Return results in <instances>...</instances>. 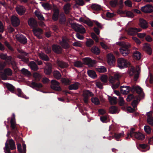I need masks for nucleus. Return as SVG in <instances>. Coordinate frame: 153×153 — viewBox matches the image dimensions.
Here are the masks:
<instances>
[{"mask_svg": "<svg viewBox=\"0 0 153 153\" xmlns=\"http://www.w3.org/2000/svg\"><path fill=\"white\" fill-rule=\"evenodd\" d=\"M119 50L120 53L124 56H127L130 53V51L129 49L120 48Z\"/></svg>", "mask_w": 153, "mask_h": 153, "instance_id": "a878e982", "label": "nucleus"}, {"mask_svg": "<svg viewBox=\"0 0 153 153\" xmlns=\"http://www.w3.org/2000/svg\"><path fill=\"white\" fill-rule=\"evenodd\" d=\"M91 51L95 54L98 55L100 53V51L99 48L96 46H94L91 49Z\"/></svg>", "mask_w": 153, "mask_h": 153, "instance_id": "e433bc0d", "label": "nucleus"}, {"mask_svg": "<svg viewBox=\"0 0 153 153\" xmlns=\"http://www.w3.org/2000/svg\"><path fill=\"white\" fill-rule=\"evenodd\" d=\"M52 65L50 63H48L44 68V72L47 75H50L52 72Z\"/></svg>", "mask_w": 153, "mask_h": 153, "instance_id": "4468645a", "label": "nucleus"}, {"mask_svg": "<svg viewBox=\"0 0 153 153\" xmlns=\"http://www.w3.org/2000/svg\"><path fill=\"white\" fill-rule=\"evenodd\" d=\"M31 87L33 88L36 87L38 88H42L43 87L42 85L40 83H36L33 81L31 83Z\"/></svg>", "mask_w": 153, "mask_h": 153, "instance_id": "58836bf2", "label": "nucleus"}, {"mask_svg": "<svg viewBox=\"0 0 153 153\" xmlns=\"http://www.w3.org/2000/svg\"><path fill=\"white\" fill-rule=\"evenodd\" d=\"M108 77L106 75H103L101 77V81L104 83H106L108 80Z\"/></svg>", "mask_w": 153, "mask_h": 153, "instance_id": "e2e57ef3", "label": "nucleus"}, {"mask_svg": "<svg viewBox=\"0 0 153 153\" xmlns=\"http://www.w3.org/2000/svg\"><path fill=\"white\" fill-rule=\"evenodd\" d=\"M53 13L52 16V19L54 21H57L60 16L59 10L57 8H54L53 9Z\"/></svg>", "mask_w": 153, "mask_h": 153, "instance_id": "ddd939ff", "label": "nucleus"}, {"mask_svg": "<svg viewBox=\"0 0 153 153\" xmlns=\"http://www.w3.org/2000/svg\"><path fill=\"white\" fill-rule=\"evenodd\" d=\"M91 36L92 38L96 42H98L99 39L95 33H91Z\"/></svg>", "mask_w": 153, "mask_h": 153, "instance_id": "69168bd1", "label": "nucleus"}, {"mask_svg": "<svg viewBox=\"0 0 153 153\" xmlns=\"http://www.w3.org/2000/svg\"><path fill=\"white\" fill-rule=\"evenodd\" d=\"M134 129L131 128L130 130V135L131 137H134L136 139L142 140L145 138L144 134L140 132H134Z\"/></svg>", "mask_w": 153, "mask_h": 153, "instance_id": "20e7f679", "label": "nucleus"}, {"mask_svg": "<svg viewBox=\"0 0 153 153\" xmlns=\"http://www.w3.org/2000/svg\"><path fill=\"white\" fill-rule=\"evenodd\" d=\"M92 102L96 105L100 104V101L99 99L96 97H92L91 98Z\"/></svg>", "mask_w": 153, "mask_h": 153, "instance_id": "37998d69", "label": "nucleus"}, {"mask_svg": "<svg viewBox=\"0 0 153 153\" xmlns=\"http://www.w3.org/2000/svg\"><path fill=\"white\" fill-rule=\"evenodd\" d=\"M140 10L145 13H151L153 12V6L150 4H147L142 7Z\"/></svg>", "mask_w": 153, "mask_h": 153, "instance_id": "1a4fd4ad", "label": "nucleus"}, {"mask_svg": "<svg viewBox=\"0 0 153 153\" xmlns=\"http://www.w3.org/2000/svg\"><path fill=\"white\" fill-rule=\"evenodd\" d=\"M143 49L149 55L151 54L152 53V50L151 48L150 45L147 43H144L143 45Z\"/></svg>", "mask_w": 153, "mask_h": 153, "instance_id": "f3484780", "label": "nucleus"}, {"mask_svg": "<svg viewBox=\"0 0 153 153\" xmlns=\"http://www.w3.org/2000/svg\"><path fill=\"white\" fill-rule=\"evenodd\" d=\"M91 7L93 10L96 11H99L101 9L100 5L96 4H92L91 6Z\"/></svg>", "mask_w": 153, "mask_h": 153, "instance_id": "c03bdc74", "label": "nucleus"}, {"mask_svg": "<svg viewBox=\"0 0 153 153\" xmlns=\"http://www.w3.org/2000/svg\"><path fill=\"white\" fill-rule=\"evenodd\" d=\"M71 5L70 3H68L65 4L63 7V9L65 14H68L71 9Z\"/></svg>", "mask_w": 153, "mask_h": 153, "instance_id": "b1692460", "label": "nucleus"}, {"mask_svg": "<svg viewBox=\"0 0 153 153\" xmlns=\"http://www.w3.org/2000/svg\"><path fill=\"white\" fill-rule=\"evenodd\" d=\"M53 74L54 77L57 79H60L62 76L60 73L57 70H54L53 72Z\"/></svg>", "mask_w": 153, "mask_h": 153, "instance_id": "72a5a7b5", "label": "nucleus"}, {"mask_svg": "<svg viewBox=\"0 0 153 153\" xmlns=\"http://www.w3.org/2000/svg\"><path fill=\"white\" fill-rule=\"evenodd\" d=\"M35 16L38 18V19L40 20H44V18L42 15L37 10H36L34 12Z\"/></svg>", "mask_w": 153, "mask_h": 153, "instance_id": "79ce46f5", "label": "nucleus"}, {"mask_svg": "<svg viewBox=\"0 0 153 153\" xmlns=\"http://www.w3.org/2000/svg\"><path fill=\"white\" fill-rule=\"evenodd\" d=\"M5 86L8 90L12 93L15 94L19 97L25 98L26 95H25L21 89L18 88L16 89L12 85L9 83H5Z\"/></svg>", "mask_w": 153, "mask_h": 153, "instance_id": "f03ea898", "label": "nucleus"}, {"mask_svg": "<svg viewBox=\"0 0 153 153\" xmlns=\"http://www.w3.org/2000/svg\"><path fill=\"white\" fill-rule=\"evenodd\" d=\"M40 56L42 59L43 60L48 61L49 60V59L47 55L44 53L40 54Z\"/></svg>", "mask_w": 153, "mask_h": 153, "instance_id": "603ef678", "label": "nucleus"}, {"mask_svg": "<svg viewBox=\"0 0 153 153\" xmlns=\"http://www.w3.org/2000/svg\"><path fill=\"white\" fill-rule=\"evenodd\" d=\"M139 26L143 29H146L148 27V24L147 22L142 18L139 19Z\"/></svg>", "mask_w": 153, "mask_h": 153, "instance_id": "5701e85b", "label": "nucleus"}, {"mask_svg": "<svg viewBox=\"0 0 153 153\" xmlns=\"http://www.w3.org/2000/svg\"><path fill=\"white\" fill-rule=\"evenodd\" d=\"M96 70L100 73H105L107 71L106 68L103 66H98L96 68Z\"/></svg>", "mask_w": 153, "mask_h": 153, "instance_id": "c9c22d12", "label": "nucleus"}, {"mask_svg": "<svg viewBox=\"0 0 153 153\" xmlns=\"http://www.w3.org/2000/svg\"><path fill=\"white\" fill-rule=\"evenodd\" d=\"M94 95V93L88 90H84L82 95L84 102L85 104H87L88 102L89 98L93 97Z\"/></svg>", "mask_w": 153, "mask_h": 153, "instance_id": "7ed1b4c3", "label": "nucleus"}, {"mask_svg": "<svg viewBox=\"0 0 153 153\" xmlns=\"http://www.w3.org/2000/svg\"><path fill=\"white\" fill-rule=\"evenodd\" d=\"M136 106H129L127 107V110L130 112H133L135 110V107Z\"/></svg>", "mask_w": 153, "mask_h": 153, "instance_id": "052dcab7", "label": "nucleus"}, {"mask_svg": "<svg viewBox=\"0 0 153 153\" xmlns=\"http://www.w3.org/2000/svg\"><path fill=\"white\" fill-rule=\"evenodd\" d=\"M8 140H7L5 143V146L4 148V151L5 152H7V153H11L10 150V148L9 146L8 143H7Z\"/></svg>", "mask_w": 153, "mask_h": 153, "instance_id": "a18cd8bd", "label": "nucleus"}, {"mask_svg": "<svg viewBox=\"0 0 153 153\" xmlns=\"http://www.w3.org/2000/svg\"><path fill=\"white\" fill-rule=\"evenodd\" d=\"M61 45L62 47L65 49H67L70 48V45L67 41L66 39L62 37Z\"/></svg>", "mask_w": 153, "mask_h": 153, "instance_id": "393cba45", "label": "nucleus"}, {"mask_svg": "<svg viewBox=\"0 0 153 153\" xmlns=\"http://www.w3.org/2000/svg\"><path fill=\"white\" fill-rule=\"evenodd\" d=\"M94 41L91 39H87L86 42V45L89 47H91L94 45Z\"/></svg>", "mask_w": 153, "mask_h": 153, "instance_id": "8fccbe9b", "label": "nucleus"}, {"mask_svg": "<svg viewBox=\"0 0 153 153\" xmlns=\"http://www.w3.org/2000/svg\"><path fill=\"white\" fill-rule=\"evenodd\" d=\"M113 125H111L109 127V130H112V132H111L112 136H111L108 138L109 140H111V138H115V132L114 131V129L113 128Z\"/></svg>", "mask_w": 153, "mask_h": 153, "instance_id": "de8ad7c7", "label": "nucleus"}, {"mask_svg": "<svg viewBox=\"0 0 153 153\" xmlns=\"http://www.w3.org/2000/svg\"><path fill=\"white\" fill-rule=\"evenodd\" d=\"M147 122L150 125L153 126V118L152 117L147 118Z\"/></svg>", "mask_w": 153, "mask_h": 153, "instance_id": "774afa93", "label": "nucleus"}, {"mask_svg": "<svg viewBox=\"0 0 153 153\" xmlns=\"http://www.w3.org/2000/svg\"><path fill=\"white\" fill-rule=\"evenodd\" d=\"M117 44L121 47V48L124 49H129L131 47V44L128 42H119L116 43Z\"/></svg>", "mask_w": 153, "mask_h": 153, "instance_id": "aec40b11", "label": "nucleus"}, {"mask_svg": "<svg viewBox=\"0 0 153 153\" xmlns=\"http://www.w3.org/2000/svg\"><path fill=\"white\" fill-rule=\"evenodd\" d=\"M15 123H14L13 122V119H12L11 120H10L11 127L12 128L13 134L14 136L15 140H16V138L17 137L19 139H22L17 135L19 131L17 128L16 126Z\"/></svg>", "mask_w": 153, "mask_h": 153, "instance_id": "6e6552de", "label": "nucleus"}, {"mask_svg": "<svg viewBox=\"0 0 153 153\" xmlns=\"http://www.w3.org/2000/svg\"><path fill=\"white\" fill-rule=\"evenodd\" d=\"M144 130L145 132L147 134H150L151 132V129L148 126H144Z\"/></svg>", "mask_w": 153, "mask_h": 153, "instance_id": "13d9d810", "label": "nucleus"}, {"mask_svg": "<svg viewBox=\"0 0 153 153\" xmlns=\"http://www.w3.org/2000/svg\"><path fill=\"white\" fill-rule=\"evenodd\" d=\"M25 56H26L24 55L23 54H22L21 55H18L17 57L18 58L21 59L22 61L26 62L29 61V59Z\"/></svg>", "mask_w": 153, "mask_h": 153, "instance_id": "49530a36", "label": "nucleus"}, {"mask_svg": "<svg viewBox=\"0 0 153 153\" xmlns=\"http://www.w3.org/2000/svg\"><path fill=\"white\" fill-rule=\"evenodd\" d=\"M141 30L142 29L140 28H131L128 30V33L129 35H132Z\"/></svg>", "mask_w": 153, "mask_h": 153, "instance_id": "6ab92c4d", "label": "nucleus"}, {"mask_svg": "<svg viewBox=\"0 0 153 153\" xmlns=\"http://www.w3.org/2000/svg\"><path fill=\"white\" fill-rule=\"evenodd\" d=\"M125 5L129 7H131L132 6V3L130 0H126L124 2Z\"/></svg>", "mask_w": 153, "mask_h": 153, "instance_id": "4d7b16f0", "label": "nucleus"}, {"mask_svg": "<svg viewBox=\"0 0 153 153\" xmlns=\"http://www.w3.org/2000/svg\"><path fill=\"white\" fill-rule=\"evenodd\" d=\"M56 63L58 66L61 68H67L69 66L67 63L61 60H57Z\"/></svg>", "mask_w": 153, "mask_h": 153, "instance_id": "412c9836", "label": "nucleus"}, {"mask_svg": "<svg viewBox=\"0 0 153 153\" xmlns=\"http://www.w3.org/2000/svg\"><path fill=\"white\" fill-rule=\"evenodd\" d=\"M66 21V19L65 14L62 13H61L59 19V23L61 25H65Z\"/></svg>", "mask_w": 153, "mask_h": 153, "instance_id": "c85d7f7f", "label": "nucleus"}, {"mask_svg": "<svg viewBox=\"0 0 153 153\" xmlns=\"http://www.w3.org/2000/svg\"><path fill=\"white\" fill-rule=\"evenodd\" d=\"M4 44L5 46L7 47L9 50L12 51H14L13 49L8 42L7 41L5 42H4Z\"/></svg>", "mask_w": 153, "mask_h": 153, "instance_id": "338daca9", "label": "nucleus"}, {"mask_svg": "<svg viewBox=\"0 0 153 153\" xmlns=\"http://www.w3.org/2000/svg\"><path fill=\"white\" fill-rule=\"evenodd\" d=\"M12 74V70L10 68H7L5 69L3 72H1L0 75L1 79L3 80H5L7 79V76H10Z\"/></svg>", "mask_w": 153, "mask_h": 153, "instance_id": "0eeeda50", "label": "nucleus"}, {"mask_svg": "<svg viewBox=\"0 0 153 153\" xmlns=\"http://www.w3.org/2000/svg\"><path fill=\"white\" fill-rule=\"evenodd\" d=\"M42 5L44 9L46 10H49L52 8L51 5L48 3H43L42 4Z\"/></svg>", "mask_w": 153, "mask_h": 153, "instance_id": "a19ab883", "label": "nucleus"}, {"mask_svg": "<svg viewBox=\"0 0 153 153\" xmlns=\"http://www.w3.org/2000/svg\"><path fill=\"white\" fill-rule=\"evenodd\" d=\"M87 73L88 75L92 78L94 79L97 77V75L94 71L88 70V71Z\"/></svg>", "mask_w": 153, "mask_h": 153, "instance_id": "4c0bfd02", "label": "nucleus"}, {"mask_svg": "<svg viewBox=\"0 0 153 153\" xmlns=\"http://www.w3.org/2000/svg\"><path fill=\"white\" fill-rule=\"evenodd\" d=\"M83 61L85 64L91 67H93L97 63L96 60H92L90 58L88 57L83 58Z\"/></svg>", "mask_w": 153, "mask_h": 153, "instance_id": "9b49d317", "label": "nucleus"}, {"mask_svg": "<svg viewBox=\"0 0 153 153\" xmlns=\"http://www.w3.org/2000/svg\"><path fill=\"white\" fill-rule=\"evenodd\" d=\"M137 72V71L134 67H131L128 71V73L130 76L134 75Z\"/></svg>", "mask_w": 153, "mask_h": 153, "instance_id": "ea45409f", "label": "nucleus"}, {"mask_svg": "<svg viewBox=\"0 0 153 153\" xmlns=\"http://www.w3.org/2000/svg\"><path fill=\"white\" fill-rule=\"evenodd\" d=\"M52 49L55 53L59 54L62 53V48L59 45L53 44L52 45Z\"/></svg>", "mask_w": 153, "mask_h": 153, "instance_id": "a211bd4d", "label": "nucleus"}, {"mask_svg": "<svg viewBox=\"0 0 153 153\" xmlns=\"http://www.w3.org/2000/svg\"><path fill=\"white\" fill-rule=\"evenodd\" d=\"M124 135V134L123 132L117 134H115V139L117 141L120 140V139L119 140V139L120 138L123 137Z\"/></svg>", "mask_w": 153, "mask_h": 153, "instance_id": "3c124183", "label": "nucleus"}, {"mask_svg": "<svg viewBox=\"0 0 153 153\" xmlns=\"http://www.w3.org/2000/svg\"><path fill=\"white\" fill-rule=\"evenodd\" d=\"M108 116L107 114L103 115L100 117V120L102 123H105L107 122Z\"/></svg>", "mask_w": 153, "mask_h": 153, "instance_id": "864d4df0", "label": "nucleus"}, {"mask_svg": "<svg viewBox=\"0 0 153 153\" xmlns=\"http://www.w3.org/2000/svg\"><path fill=\"white\" fill-rule=\"evenodd\" d=\"M71 27L76 32L83 34L85 33V30L84 27L81 25H79L75 23L71 24Z\"/></svg>", "mask_w": 153, "mask_h": 153, "instance_id": "39448f33", "label": "nucleus"}, {"mask_svg": "<svg viewBox=\"0 0 153 153\" xmlns=\"http://www.w3.org/2000/svg\"><path fill=\"white\" fill-rule=\"evenodd\" d=\"M16 11L18 14L21 16L23 15L25 12V10L23 6L17 7L16 8Z\"/></svg>", "mask_w": 153, "mask_h": 153, "instance_id": "c756f323", "label": "nucleus"}, {"mask_svg": "<svg viewBox=\"0 0 153 153\" xmlns=\"http://www.w3.org/2000/svg\"><path fill=\"white\" fill-rule=\"evenodd\" d=\"M117 66L120 68H126L130 65V62L126 59L122 58L117 60Z\"/></svg>", "mask_w": 153, "mask_h": 153, "instance_id": "423d86ee", "label": "nucleus"}, {"mask_svg": "<svg viewBox=\"0 0 153 153\" xmlns=\"http://www.w3.org/2000/svg\"><path fill=\"white\" fill-rule=\"evenodd\" d=\"M28 24L29 26L33 29L32 31L34 35L39 39H40L42 30L41 29L37 27L38 24L36 21L33 18H30L28 20Z\"/></svg>", "mask_w": 153, "mask_h": 153, "instance_id": "f257e3e1", "label": "nucleus"}, {"mask_svg": "<svg viewBox=\"0 0 153 153\" xmlns=\"http://www.w3.org/2000/svg\"><path fill=\"white\" fill-rule=\"evenodd\" d=\"M17 40L21 43L25 45L27 43V39L22 35H18L16 36Z\"/></svg>", "mask_w": 153, "mask_h": 153, "instance_id": "2eb2a0df", "label": "nucleus"}, {"mask_svg": "<svg viewBox=\"0 0 153 153\" xmlns=\"http://www.w3.org/2000/svg\"><path fill=\"white\" fill-rule=\"evenodd\" d=\"M33 76L35 78L36 80L37 81H39L41 78L40 75L36 72L33 73Z\"/></svg>", "mask_w": 153, "mask_h": 153, "instance_id": "6e6d98bb", "label": "nucleus"}, {"mask_svg": "<svg viewBox=\"0 0 153 153\" xmlns=\"http://www.w3.org/2000/svg\"><path fill=\"white\" fill-rule=\"evenodd\" d=\"M131 87L129 86H121L120 87V91L123 94H127L130 91Z\"/></svg>", "mask_w": 153, "mask_h": 153, "instance_id": "4be33fe9", "label": "nucleus"}, {"mask_svg": "<svg viewBox=\"0 0 153 153\" xmlns=\"http://www.w3.org/2000/svg\"><path fill=\"white\" fill-rule=\"evenodd\" d=\"M141 54L139 51H136L133 53V58L137 60H139L141 58Z\"/></svg>", "mask_w": 153, "mask_h": 153, "instance_id": "f704fd0d", "label": "nucleus"}, {"mask_svg": "<svg viewBox=\"0 0 153 153\" xmlns=\"http://www.w3.org/2000/svg\"><path fill=\"white\" fill-rule=\"evenodd\" d=\"M51 88L56 91H60L61 90V88L59 85V83L56 80H52L51 82Z\"/></svg>", "mask_w": 153, "mask_h": 153, "instance_id": "9d476101", "label": "nucleus"}, {"mask_svg": "<svg viewBox=\"0 0 153 153\" xmlns=\"http://www.w3.org/2000/svg\"><path fill=\"white\" fill-rule=\"evenodd\" d=\"M22 73L25 75L29 76L31 75V73L30 71H28L27 69L25 68H22L21 71Z\"/></svg>", "mask_w": 153, "mask_h": 153, "instance_id": "bf43d9fd", "label": "nucleus"}, {"mask_svg": "<svg viewBox=\"0 0 153 153\" xmlns=\"http://www.w3.org/2000/svg\"><path fill=\"white\" fill-rule=\"evenodd\" d=\"M29 65L31 69L34 71H36L38 69V67L36 63L33 61L30 62Z\"/></svg>", "mask_w": 153, "mask_h": 153, "instance_id": "2f4dec72", "label": "nucleus"}, {"mask_svg": "<svg viewBox=\"0 0 153 153\" xmlns=\"http://www.w3.org/2000/svg\"><path fill=\"white\" fill-rule=\"evenodd\" d=\"M108 98L109 102L111 105L115 104V97H111L110 96H108Z\"/></svg>", "mask_w": 153, "mask_h": 153, "instance_id": "680f3d73", "label": "nucleus"}, {"mask_svg": "<svg viewBox=\"0 0 153 153\" xmlns=\"http://www.w3.org/2000/svg\"><path fill=\"white\" fill-rule=\"evenodd\" d=\"M115 82H116V81H117V83L115 84V88L118 87L120 84V82L119 81V79L121 77V75L118 74H115Z\"/></svg>", "mask_w": 153, "mask_h": 153, "instance_id": "09e8293b", "label": "nucleus"}, {"mask_svg": "<svg viewBox=\"0 0 153 153\" xmlns=\"http://www.w3.org/2000/svg\"><path fill=\"white\" fill-rule=\"evenodd\" d=\"M109 81L110 85L113 89L114 93H115V75L113 76H110Z\"/></svg>", "mask_w": 153, "mask_h": 153, "instance_id": "bb28decb", "label": "nucleus"}, {"mask_svg": "<svg viewBox=\"0 0 153 153\" xmlns=\"http://www.w3.org/2000/svg\"><path fill=\"white\" fill-rule=\"evenodd\" d=\"M107 62L110 65L115 64V56L111 53H109L107 55Z\"/></svg>", "mask_w": 153, "mask_h": 153, "instance_id": "dca6fc26", "label": "nucleus"}, {"mask_svg": "<svg viewBox=\"0 0 153 153\" xmlns=\"http://www.w3.org/2000/svg\"><path fill=\"white\" fill-rule=\"evenodd\" d=\"M74 65L77 68L82 67L83 66V64L80 61H76L74 63Z\"/></svg>", "mask_w": 153, "mask_h": 153, "instance_id": "5fc2aeb1", "label": "nucleus"}, {"mask_svg": "<svg viewBox=\"0 0 153 153\" xmlns=\"http://www.w3.org/2000/svg\"><path fill=\"white\" fill-rule=\"evenodd\" d=\"M79 84L78 82H76L73 84L70 85L68 88L70 90H76L79 87Z\"/></svg>", "mask_w": 153, "mask_h": 153, "instance_id": "7c9ffc66", "label": "nucleus"}, {"mask_svg": "<svg viewBox=\"0 0 153 153\" xmlns=\"http://www.w3.org/2000/svg\"><path fill=\"white\" fill-rule=\"evenodd\" d=\"M132 89L135 90L136 92L139 94H142L143 95L142 97L143 98L144 97V94L143 93V89L140 87L139 86H133Z\"/></svg>", "mask_w": 153, "mask_h": 153, "instance_id": "cd10ccee", "label": "nucleus"}, {"mask_svg": "<svg viewBox=\"0 0 153 153\" xmlns=\"http://www.w3.org/2000/svg\"><path fill=\"white\" fill-rule=\"evenodd\" d=\"M10 64L12 65L13 68L14 70L17 69V67L16 66V63L15 61L12 60Z\"/></svg>", "mask_w": 153, "mask_h": 153, "instance_id": "0e129e2a", "label": "nucleus"}, {"mask_svg": "<svg viewBox=\"0 0 153 153\" xmlns=\"http://www.w3.org/2000/svg\"><path fill=\"white\" fill-rule=\"evenodd\" d=\"M9 146L11 150H13L16 149L15 143L12 139H10L9 140Z\"/></svg>", "mask_w": 153, "mask_h": 153, "instance_id": "473e14b6", "label": "nucleus"}, {"mask_svg": "<svg viewBox=\"0 0 153 153\" xmlns=\"http://www.w3.org/2000/svg\"><path fill=\"white\" fill-rule=\"evenodd\" d=\"M11 23L12 25L14 27H18L20 24L19 19L16 16L13 15L11 18Z\"/></svg>", "mask_w": 153, "mask_h": 153, "instance_id": "f8f14e48", "label": "nucleus"}]
</instances>
